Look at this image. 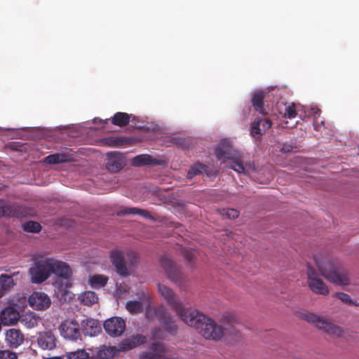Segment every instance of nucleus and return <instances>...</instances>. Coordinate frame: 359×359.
I'll use <instances>...</instances> for the list:
<instances>
[{
  "label": "nucleus",
  "instance_id": "obj_7",
  "mask_svg": "<svg viewBox=\"0 0 359 359\" xmlns=\"http://www.w3.org/2000/svg\"><path fill=\"white\" fill-rule=\"evenodd\" d=\"M155 315L168 333L175 334L178 328L177 325L163 306H159L156 309Z\"/></svg>",
  "mask_w": 359,
  "mask_h": 359
},
{
  "label": "nucleus",
  "instance_id": "obj_38",
  "mask_svg": "<svg viewBox=\"0 0 359 359\" xmlns=\"http://www.w3.org/2000/svg\"><path fill=\"white\" fill-rule=\"evenodd\" d=\"M334 297L339 299L342 302L345 303L348 305H355L358 306V304H355L353 300L351 299L350 296L346 293L344 292H336L334 295Z\"/></svg>",
  "mask_w": 359,
  "mask_h": 359
},
{
  "label": "nucleus",
  "instance_id": "obj_28",
  "mask_svg": "<svg viewBox=\"0 0 359 359\" xmlns=\"http://www.w3.org/2000/svg\"><path fill=\"white\" fill-rule=\"evenodd\" d=\"M81 302L86 306H92L98 301V297L95 292L86 291L80 294Z\"/></svg>",
  "mask_w": 359,
  "mask_h": 359
},
{
  "label": "nucleus",
  "instance_id": "obj_5",
  "mask_svg": "<svg viewBox=\"0 0 359 359\" xmlns=\"http://www.w3.org/2000/svg\"><path fill=\"white\" fill-rule=\"evenodd\" d=\"M215 154L218 160L228 158L232 160L229 165V168L238 172L245 173V169L241 161L235 160V154L230 151L229 147L225 142L221 143L215 148Z\"/></svg>",
  "mask_w": 359,
  "mask_h": 359
},
{
  "label": "nucleus",
  "instance_id": "obj_34",
  "mask_svg": "<svg viewBox=\"0 0 359 359\" xmlns=\"http://www.w3.org/2000/svg\"><path fill=\"white\" fill-rule=\"evenodd\" d=\"M22 227L23 230L27 232L39 233L41 230V224L39 222L34 221L25 222Z\"/></svg>",
  "mask_w": 359,
  "mask_h": 359
},
{
  "label": "nucleus",
  "instance_id": "obj_32",
  "mask_svg": "<svg viewBox=\"0 0 359 359\" xmlns=\"http://www.w3.org/2000/svg\"><path fill=\"white\" fill-rule=\"evenodd\" d=\"M126 309L130 313H138L142 311L143 310V304L140 301H128L126 305Z\"/></svg>",
  "mask_w": 359,
  "mask_h": 359
},
{
  "label": "nucleus",
  "instance_id": "obj_10",
  "mask_svg": "<svg viewBox=\"0 0 359 359\" xmlns=\"http://www.w3.org/2000/svg\"><path fill=\"white\" fill-rule=\"evenodd\" d=\"M62 337L71 341L81 339V330L76 321L66 320L60 327Z\"/></svg>",
  "mask_w": 359,
  "mask_h": 359
},
{
  "label": "nucleus",
  "instance_id": "obj_14",
  "mask_svg": "<svg viewBox=\"0 0 359 359\" xmlns=\"http://www.w3.org/2000/svg\"><path fill=\"white\" fill-rule=\"evenodd\" d=\"M29 304L34 309L43 311L50 307L51 300L43 292H34L29 297Z\"/></svg>",
  "mask_w": 359,
  "mask_h": 359
},
{
  "label": "nucleus",
  "instance_id": "obj_16",
  "mask_svg": "<svg viewBox=\"0 0 359 359\" xmlns=\"http://www.w3.org/2000/svg\"><path fill=\"white\" fill-rule=\"evenodd\" d=\"M147 342V337L140 334H133L123 339L119 344V351L132 350Z\"/></svg>",
  "mask_w": 359,
  "mask_h": 359
},
{
  "label": "nucleus",
  "instance_id": "obj_46",
  "mask_svg": "<svg viewBox=\"0 0 359 359\" xmlns=\"http://www.w3.org/2000/svg\"><path fill=\"white\" fill-rule=\"evenodd\" d=\"M311 114L314 116V119H316L320 116V110L318 107H311Z\"/></svg>",
  "mask_w": 359,
  "mask_h": 359
},
{
  "label": "nucleus",
  "instance_id": "obj_25",
  "mask_svg": "<svg viewBox=\"0 0 359 359\" xmlns=\"http://www.w3.org/2000/svg\"><path fill=\"white\" fill-rule=\"evenodd\" d=\"M157 160L153 158L149 154H141L136 156L133 159V165L134 166H142L145 165L156 164Z\"/></svg>",
  "mask_w": 359,
  "mask_h": 359
},
{
  "label": "nucleus",
  "instance_id": "obj_48",
  "mask_svg": "<svg viewBox=\"0 0 359 359\" xmlns=\"http://www.w3.org/2000/svg\"><path fill=\"white\" fill-rule=\"evenodd\" d=\"M128 256L130 257H133V258L135 259V255L134 252L129 253L128 255Z\"/></svg>",
  "mask_w": 359,
  "mask_h": 359
},
{
  "label": "nucleus",
  "instance_id": "obj_3",
  "mask_svg": "<svg viewBox=\"0 0 359 359\" xmlns=\"http://www.w3.org/2000/svg\"><path fill=\"white\" fill-rule=\"evenodd\" d=\"M51 259L36 255L34 262L29 269V275L32 283L41 284L51 276Z\"/></svg>",
  "mask_w": 359,
  "mask_h": 359
},
{
  "label": "nucleus",
  "instance_id": "obj_36",
  "mask_svg": "<svg viewBox=\"0 0 359 359\" xmlns=\"http://www.w3.org/2000/svg\"><path fill=\"white\" fill-rule=\"evenodd\" d=\"M262 121H258L257 119L255 120L250 127V135L252 137H255L256 135L261 136L264 135L261 129Z\"/></svg>",
  "mask_w": 359,
  "mask_h": 359
},
{
  "label": "nucleus",
  "instance_id": "obj_45",
  "mask_svg": "<svg viewBox=\"0 0 359 359\" xmlns=\"http://www.w3.org/2000/svg\"><path fill=\"white\" fill-rule=\"evenodd\" d=\"M163 332L160 329L155 330L152 332V339H158L163 337Z\"/></svg>",
  "mask_w": 359,
  "mask_h": 359
},
{
  "label": "nucleus",
  "instance_id": "obj_47",
  "mask_svg": "<svg viewBox=\"0 0 359 359\" xmlns=\"http://www.w3.org/2000/svg\"><path fill=\"white\" fill-rule=\"evenodd\" d=\"M292 151V147L290 145L284 144L281 149V151L283 153H287Z\"/></svg>",
  "mask_w": 359,
  "mask_h": 359
},
{
  "label": "nucleus",
  "instance_id": "obj_30",
  "mask_svg": "<svg viewBox=\"0 0 359 359\" xmlns=\"http://www.w3.org/2000/svg\"><path fill=\"white\" fill-rule=\"evenodd\" d=\"M207 168V165L198 162L190 167L187 172V177L191 179L196 175H201L203 172H205Z\"/></svg>",
  "mask_w": 359,
  "mask_h": 359
},
{
  "label": "nucleus",
  "instance_id": "obj_1",
  "mask_svg": "<svg viewBox=\"0 0 359 359\" xmlns=\"http://www.w3.org/2000/svg\"><path fill=\"white\" fill-rule=\"evenodd\" d=\"M158 292L175 311L181 320L187 325L194 327L204 338L213 341L220 340L224 334V329L212 319L191 308L186 309L177 300L175 292L168 287L159 284Z\"/></svg>",
  "mask_w": 359,
  "mask_h": 359
},
{
  "label": "nucleus",
  "instance_id": "obj_17",
  "mask_svg": "<svg viewBox=\"0 0 359 359\" xmlns=\"http://www.w3.org/2000/svg\"><path fill=\"white\" fill-rule=\"evenodd\" d=\"M150 352H144L140 359H169L165 355V346L163 343H152Z\"/></svg>",
  "mask_w": 359,
  "mask_h": 359
},
{
  "label": "nucleus",
  "instance_id": "obj_44",
  "mask_svg": "<svg viewBox=\"0 0 359 359\" xmlns=\"http://www.w3.org/2000/svg\"><path fill=\"white\" fill-rule=\"evenodd\" d=\"M137 215L143 217L144 218L149 219L152 221H155L154 217L152 216L151 214L150 213V212H149L147 210L139 209V212L137 213Z\"/></svg>",
  "mask_w": 359,
  "mask_h": 359
},
{
  "label": "nucleus",
  "instance_id": "obj_33",
  "mask_svg": "<svg viewBox=\"0 0 359 359\" xmlns=\"http://www.w3.org/2000/svg\"><path fill=\"white\" fill-rule=\"evenodd\" d=\"M298 107L293 102L286 105L283 116L289 119L295 118L297 115Z\"/></svg>",
  "mask_w": 359,
  "mask_h": 359
},
{
  "label": "nucleus",
  "instance_id": "obj_8",
  "mask_svg": "<svg viewBox=\"0 0 359 359\" xmlns=\"http://www.w3.org/2000/svg\"><path fill=\"white\" fill-rule=\"evenodd\" d=\"M308 284L312 292L319 294L327 295L329 290L323 281L318 278L317 273L311 266L307 269Z\"/></svg>",
  "mask_w": 359,
  "mask_h": 359
},
{
  "label": "nucleus",
  "instance_id": "obj_37",
  "mask_svg": "<svg viewBox=\"0 0 359 359\" xmlns=\"http://www.w3.org/2000/svg\"><path fill=\"white\" fill-rule=\"evenodd\" d=\"M68 359H89V353L85 350H78L71 352L68 355Z\"/></svg>",
  "mask_w": 359,
  "mask_h": 359
},
{
  "label": "nucleus",
  "instance_id": "obj_2",
  "mask_svg": "<svg viewBox=\"0 0 359 359\" xmlns=\"http://www.w3.org/2000/svg\"><path fill=\"white\" fill-rule=\"evenodd\" d=\"M315 260L318 270L326 280L337 285L349 284L347 271L337 262L331 258L320 261L316 257Z\"/></svg>",
  "mask_w": 359,
  "mask_h": 359
},
{
  "label": "nucleus",
  "instance_id": "obj_15",
  "mask_svg": "<svg viewBox=\"0 0 359 359\" xmlns=\"http://www.w3.org/2000/svg\"><path fill=\"white\" fill-rule=\"evenodd\" d=\"M57 338L50 330L39 332L37 337V344L43 350H53L56 347Z\"/></svg>",
  "mask_w": 359,
  "mask_h": 359
},
{
  "label": "nucleus",
  "instance_id": "obj_39",
  "mask_svg": "<svg viewBox=\"0 0 359 359\" xmlns=\"http://www.w3.org/2000/svg\"><path fill=\"white\" fill-rule=\"evenodd\" d=\"M182 255L184 259L190 264H192L196 257V251L192 249H184L182 251Z\"/></svg>",
  "mask_w": 359,
  "mask_h": 359
},
{
  "label": "nucleus",
  "instance_id": "obj_27",
  "mask_svg": "<svg viewBox=\"0 0 359 359\" xmlns=\"http://www.w3.org/2000/svg\"><path fill=\"white\" fill-rule=\"evenodd\" d=\"M20 273L14 272L12 275H7V274H1L0 276V284L1 286V290L4 292V290H11L14 285L15 283L13 280V277L14 276L18 275Z\"/></svg>",
  "mask_w": 359,
  "mask_h": 359
},
{
  "label": "nucleus",
  "instance_id": "obj_11",
  "mask_svg": "<svg viewBox=\"0 0 359 359\" xmlns=\"http://www.w3.org/2000/svg\"><path fill=\"white\" fill-rule=\"evenodd\" d=\"M111 261L116 269V273L122 276L126 277L129 275V271L126 264L125 255L123 251L114 250L110 255Z\"/></svg>",
  "mask_w": 359,
  "mask_h": 359
},
{
  "label": "nucleus",
  "instance_id": "obj_26",
  "mask_svg": "<svg viewBox=\"0 0 359 359\" xmlns=\"http://www.w3.org/2000/svg\"><path fill=\"white\" fill-rule=\"evenodd\" d=\"M263 91H258L256 93L252 99V103L254 109L262 114H266L267 112L264 107V97Z\"/></svg>",
  "mask_w": 359,
  "mask_h": 359
},
{
  "label": "nucleus",
  "instance_id": "obj_35",
  "mask_svg": "<svg viewBox=\"0 0 359 359\" xmlns=\"http://www.w3.org/2000/svg\"><path fill=\"white\" fill-rule=\"evenodd\" d=\"M115 354V348L111 346H104L97 353V356L100 359H109Z\"/></svg>",
  "mask_w": 359,
  "mask_h": 359
},
{
  "label": "nucleus",
  "instance_id": "obj_43",
  "mask_svg": "<svg viewBox=\"0 0 359 359\" xmlns=\"http://www.w3.org/2000/svg\"><path fill=\"white\" fill-rule=\"evenodd\" d=\"M225 211V215L229 219H236L238 217L239 212L236 209H227Z\"/></svg>",
  "mask_w": 359,
  "mask_h": 359
},
{
  "label": "nucleus",
  "instance_id": "obj_29",
  "mask_svg": "<svg viewBox=\"0 0 359 359\" xmlns=\"http://www.w3.org/2000/svg\"><path fill=\"white\" fill-rule=\"evenodd\" d=\"M108 278L104 275H94L89 279V283L94 289H100L104 287L107 282Z\"/></svg>",
  "mask_w": 359,
  "mask_h": 359
},
{
  "label": "nucleus",
  "instance_id": "obj_31",
  "mask_svg": "<svg viewBox=\"0 0 359 359\" xmlns=\"http://www.w3.org/2000/svg\"><path fill=\"white\" fill-rule=\"evenodd\" d=\"M104 143L111 147H118L127 143V140L121 137H109L103 139Z\"/></svg>",
  "mask_w": 359,
  "mask_h": 359
},
{
  "label": "nucleus",
  "instance_id": "obj_20",
  "mask_svg": "<svg viewBox=\"0 0 359 359\" xmlns=\"http://www.w3.org/2000/svg\"><path fill=\"white\" fill-rule=\"evenodd\" d=\"M6 339L10 346L17 348L24 341V335L16 329H10L6 332Z\"/></svg>",
  "mask_w": 359,
  "mask_h": 359
},
{
  "label": "nucleus",
  "instance_id": "obj_23",
  "mask_svg": "<svg viewBox=\"0 0 359 359\" xmlns=\"http://www.w3.org/2000/svg\"><path fill=\"white\" fill-rule=\"evenodd\" d=\"M18 321L27 328H33L37 325L38 320L33 313H27L19 316Z\"/></svg>",
  "mask_w": 359,
  "mask_h": 359
},
{
  "label": "nucleus",
  "instance_id": "obj_4",
  "mask_svg": "<svg viewBox=\"0 0 359 359\" xmlns=\"http://www.w3.org/2000/svg\"><path fill=\"white\" fill-rule=\"evenodd\" d=\"M304 318L307 322L315 324L318 328L323 330L328 334L334 337H340L342 334V330L339 327L325 320V319L320 318L319 316L313 313H305L304 314Z\"/></svg>",
  "mask_w": 359,
  "mask_h": 359
},
{
  "label": "nucleus",
  "instance_id": "obj_42",
  "mask_svg": "<svg viewBox=\"0 0 359 359\" xmlns=\"http://www.w3.org/2000/svg\"><path fill=\"white\" fill-rule=\"evenodd\" d=\"M0 359H18L17 355L9 351H1Z\"/></svg>",
  "mask_w": 359,
  "mask_h": 359
},
{
  "label": "nucleus",
  "instance_id": "obj_12",
  "mask_svg": "<svg viewBox=\"0 0 359 359\" xmlns=\"http://www.w3.org/2000/svg\"><path fill=\"white\" fill-rule=\"evenodd\" d=\"M51 259V274L55 275L57 277L61 278L66 280H69L72 276V270L70 266L61 260L56 259L54 257Z\"/></svg>",
  "mask_w": 359,
  "mask_h": 359
},
{
  "label": "nucleus",
  "instance_id": "obj_24",
  "mask_svg": "<svg viewBox=\"0 0 359 359\" xmlns=\"http://www.w3.org/2000/svg\"><path fill=\"white\" fill-rule=\"evenodd\" d=\"M131 116L124 112H116L111 118V123L119 127L126 126L129 123Z\"/></svg>",
  "mask_w": 359,
  "mask_h": 359
},
{
  "label": "nucleus",
  "instance_id": "obj_19",
  "mask_svg": "<svg viewBox=\"0 0 359 359\" xmlns=\"http://www.w3.org/2000/svg\"><path fill=\"white\" fill-rule=\"evenodd\" d=\"M125 158L121 154H111L106 164V168L111 172H119L125 165Z\"/></svg>",
  "mask_w": 359,
  "mask_h": 359
},
{
  "label": "nucleus",
  "instance_id": "obj_22",
  "mask_svg": "<svg viewBox=\"0 0 359 359\" xmlns=\"http://www.w3.org/2000/svg\"><path fill=\"white\" fill-rule=\"evenodd\" d=\"M72 161L71 155L66 153H56L47 156L44 162L48 164H59L62 163H67Z\"/></svg>",
  "mask_w": 359,
  "mask_h": 359
},
{
  "label": "nucleus",
  "instance_id": "obj_6",
  "mask_svg": "<svg viewBox=\"0 0 359 359\" xmlns=\"http://www.w3.org/2000/svg\"><path fill=\"white\" fill-rule=\"evenodd\" d=\"M28 214V210L22 205L16 203H9L0 199V217H24Z\"/></svg>",
  "mask_w": 359,
  "mask_h": 359
},
{
  "label": "nucleus",
  "instance_id": "obj_40",
  "mask_svg": "<svg viewBox=\"0 0 359 359\" xmlns=\"http://www.w3.org/2000/svg\"><path fill=\"white\" fill-rule=\"evenodd\" d=\"M139 209L137 208H125L123 210H121L117 212V215L123 216L127 215H137L139 212Z\"/></svg>",
  "mask_w": 359,
  "mask_h": 359
},
{
  "label": "nucleus",
  "instance_id": "obj_9",
  "mask_svg": "<svg viewBox=\"0 0 359 359\" xmlns=\"http://www.w3.org/2000/svg\"><path fill=\"white\" fill-rule=\"evenodd\" d=\"M105 332L111 337L121 336L126 330V323L120 317H112L107 319L104 323Z\"/></svg>",
  "mask_w": 359,
  "mask_h": 359
},
{
  "label": "nucleus",
  "instance_id": "obj_21",
  "mask_svg": "<svg viewBox=\"0 0 359 359\" xmlns=\"http://www.w3.org/2000/svg\"><path fill=\"white\" fill-rule=\"evenodd\" d=\"M19 316L13 308L8 307L2 311L1 319L4 325H13L18 321Z\"/></svg>",
  "mask_w": 359,
  "mask_h": 359
},
{
  "label": "nucleus",
  "instance_id": "obj_13",
  "mask_svg": "<svg viewBox=\"0 0 359 359\" xmlns=\"http://www.w3.org/2000/svg\"><path fill=\"white\" fill-rule=\"evenodd\" d=\"M161 263L168 278L173 282L180 283L182 278L181 272L174 261L168 255L161 257Z\"/></svg>",
  "mask_w": 359,
  "mask_h": 359
},
{
  "label": "nucleus",
  "instance_id": "obj_18",
  "mask_svg": "<svg viewBox=\"0 0 359 359\" xmlns=\"http://www.w3.org/2000/svg\"><path fill=\"white\" fill-rule=\"evenodd\" d=\"M102 332L98 320L87 319L82 322V332L85 336L95 337Z\"/></svg>",
  "mask_w": 359,
  "mask_h": 359
},
{
  "label": "nucleus",
  "instance_id": "obj_41",
  "mask_svg": "<svg viewBox=\"0 0 359 359\" xmlns=\"http://www.w3.org/2000/svg\"><path fill=\"white\" fill-rule=\"evenodd\" d=\"M257 121H262L261 129L264 134L271 127L272 122L269 118H257Z\"/></svg>",
  "mask_w": 359,
  "mask_h": 359
}]
</instances>
